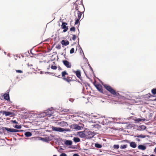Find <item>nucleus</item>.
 Masks as SVG:
<instances>
[{
    "mask_svg": "<svg viewBox=\"0 0 156 156\" xmlns=\"http://www.w3.org/2000/svg\"><path fill=\"white\" fill-rule=\"evenodd\" d=\"M73 140L75 142H79L80 141V139L77 137H74L73 139Z\"/></svg>",
    "mask_w": 156,
    "mask_h": 156,
    "instance_id": "obj_18",
    "label": "nucleus"
},
{
    "mask_svg": "<svg viewBox=\"0 0 156 156\" xmlns=\"http://www.w3.org/2000/svg\"><path fill=\"white\" fill-rule=\"evenodd\" d=\"M149 94V95H151V94Z\"/></svg>",
    "mask_w": 156,
    "mask_h": 156,
    "instance_id": "obj_54",
    "label": "nucleus"
},
{
    "mask_svg": "<svg viewBox=\"0 0 156 156\" xmlns=\"http://www.w3.org/2000/svg\"><path fill=\"white\" fill-rule=\"evenodd\" d=\"M124 141L127 142H129V141H128V140H124L123 141Z\"/></svg>",
    "mask_w": 156,
    "mask_h": 156,
    "instance_id": "obj_45",
    "label": "nucleus"
},
{
    "mask_svg": "<svg viewBox=\"0 0 156 156\" xmlns=\"http://www.w3.org/2000/svg\"><path fill=\"white\" fill-rule=\"evenodd\" d=\"M68 24L66 23L63 22L61 26V27L62 29H64L63 32H65L67 31L68 30V27L66 26Z\"/></svg>",
    "mask_w": 156,
    "mask_h": 156,
    "instance_id": "obj_6",
    "label": "nucleus"
},
{
    "mask_svg": "<svg viewBox=\"0 0 156 156\" xmlns=\"http://www.w3.org/2000/svg\"><path fill=\"white\" fill-rule=\"evenodd\" d=\"M53 156H57L56 155H54Z\"/></svg>",
    "mask_w": 156,
    "mask_h": 156,
    "instance_id": "obj_52",
    "label": "nucleus"
},
{
    "mask_svg": "<svg viewBox=\"0 0 156 156\" xmlns=\"http://www.w3.org/2000/svg\"><path fill=\"white\" fill-rule=\"evenodd\" d=\"M64 65L68 68H70L72 66L71 64L67 60H64L62 61Z\"/></svg>",
    "mask_w": 156,
    "mask_h": 156,
    "instance_id": "obj_7",
    "label": "nucleus"
},
{
    "mask_svg": "<svg viewBox=\"0 0 156 156\" xmlns=\"http://www.w3.org/2000/svg\"><path fill=\"white\" fill-rule=\"evenodd\" d=\"M3 129L6 130L10 132V128H7L6 127H3Z\"/></svg>",
    "mask_w": 156,
    "mask_h": 156,
    "instance_id": "obj_39",
    "label": "nucleus"
},
{
    "mask_svg": "<svg viewBox=\"0 0 156 156\" xmlns=\"http://www.w3.org/2000/svg\"><path fill=\"white\" fill-rule=\"evenodd\" d=\"M73 156H79V155L77 154H74L73 155Z\"/></svg>",
    "mask_w": 156,
    "mask_h": 156,
    "instance_id": "obj_43",
    "label": "nucleus"
},
{
    "mask_svg": "<svg viewBox=\"0 0 156 156\" xmlns=\"http://www.w3.org/2000/svg\"><path fill=\"white\" fill-rule=\"evenodd\" d=\"M150 156H155L154 155H151Z\"/></svg>",
    "mask_w": 156,
    "mask_h": 156,
    "instance_id": "obj_49",
    "label": "nucleus"
},
{
    "mask_svg": "<svg viewBox=\"0 0 156 156\" xmlns=\"http://www.w3.org/2000/svg\"><path fill=\"white\" fill-rule=\"evenodd\" d=\"M3 114H5L6 116H8L10 115V112H7L6 111H4Z\"/></svg>",
    "mask_w": 156,
    "mask_h": 156,
    "instance_id": "obj_29",
    "label": "nucleus"
},
{
    "mask_svg": "<svg viewBox=\"0 0 156 156\" xmlns=\"http://www.w3.org/2000/svg\"><path fill=\"white\" fill-rule=\"evenodd\" d=\"M19 131L17 129L10 128V132H18Z\"/></svg>",
    "mask_w": 156,
    "mask_h": 156,
    "instance_id": "obj_25",
    "label": "nucleus"
},
{
    "mask_svg": "<svg viewBox=\"0 0 156 156\" xmlns=\"http://www.w3.org/2000/svg\"><path fill=\"white\" fill-rule=\"evenodd\" d=\"M10 122H11V124H19L16 120L14 119V120H13V119L10 120Z\"/></svg>",
    "mask_w": 156,
    "mask_h": 156,
    "instance_id": "obj_24",
    "label": "nucleus"
},
{
    "mask_svg": "<svg viewBox=\"0 0 156 156\" xmlns=\"http://www.w3.org/2000/svg\"><path fill=\"white\" fill-rule=\"evenodd\" d=\"M137 139V140L138 141H140V139Z\"/></svg>",
    "mask_w": 156,
    "mask_h": 156,
    "instance_id": "obj_47",
    "label": "nucleus"
},
{
    "mask_svg": "<svg viewBox=\"0 0 156 156\" xmlns=\"http://www.w3.org/2000/svg\"><path fill=\"white\" fill-rule=\"evenodd\" d=\"M67 155L64 153H62L60 155V156H66Z\"/></svg>",
    "mask_w": 156,
    "mask_h": 156,
    "instance_id": "obj_42",
    "label": "nucleus"
},
{
    "mask_svg": "<svg viewBox=\"0 0 156 156\" xmlns=\"http://www.w3.org/2000/svg\"><path fill=\"white\" fill-rule=\"evenodd\" d=\"M76 135L80 138H86L85 131H79L77 133Z\"/></svg>",
    "mask_w": 156,
    "mask_h": 156,
    "instance_id": "obj_5",
    "label": "nucleus"
},
{
    "mask_svg": "<svg viewBox=\"0 0 156 156\" xmlns=\"http://www.w3.org/2000/svg\"><path fill=\"white\" fill-rule=\"evenodd\" d=\"M130 145L131 147L135 148L136 147V145L134 142H132L130 143Z\"/></svg>",
    "mask_w": 156,
    "mask_h": 156,
    "instance_id": "obj_17",
    "label": "nucleus"
},
{
    "mask_svg": "<svg viewBox=\"0 0 156 156\" xmlns=\"http://www.w3.org/2000/svg\"><path fill=\"white\" fill-rule=\"evenodd\" d=\"M52 130L55 131L63 132L66 131V129L61 128L53 126L52 127Z\"/></svg>",
    "mask_w": 156,
    "mask_h": 156,
    "instance_id": "obj_4",
    "label": "nucleus"
},
{
    "mask_svg": "<svg viewBox=\"0 0 156 156\" xmlns=\"http://www.w3.org/2000/svg\"><path fill=\"white\" fill-rule=\"evenodd\" d=\"M51 69L54 70H55L57 69V67L55 66H51Z\"/></svg>",
    "mask_w": 156,
    "mask_h": 156,
    "instance_id": "obj_31",
    "label": "nucleus"
},
{
    "mask_svg": "<svg viewBox=\"0 0 156 156\" xmlns=\"http://www.w3.org/2000/svg\"><path fill=\"white\" fill-rule=\"evenodd\" d=\"M151 92L154 95L156 94V88L153 89L151 90Z\"/></svg>",
    "mask_w": 156,
    "mask_h": 156,
    "instance_id": "obj_28",
    "label": "nucleus"
},
{
    "mask_svg": "<svg viewBox=\"0 0 156 156\" xmlns=\"http://www.w3.org/2000/svg\"><path fill=\"white\" fill-rule=\"evenodd\" d=\"M137 137H142V138H144L145 137L143 135H140L139 136H137Z\"/></svg>",
    "mask_w": 156,
    "mask_h": 156,
    "instance_id": "obj_41",
    "label": "nucleus"
},
{
    "mask_svg": "<svg viewBox=\"0 0 156 156\" xmlns=\"http://www.w3.org/2000/svg\"><path fill=\"white\" fill-rule=\"evenodd\" d=\"M45 113H46L47 115H49L50 116L52 115V114H53V112H52L50 109L48 110L47 111V112H46Z\"/></svg>",
    "mask_w": 156,
    "mask_h": 156,
    "instance_id": "obj_22",
    "label": "nucleus"
},
{
    "mask_svg": "<svg viewBox=\"0 0 156 156\" xmlns=\"http://www.w3.org/2000/svg\"><path fill=\"white\" fill-rule=\"evenodd\" d=\"M127 145H121L120 147V148L121 149H123L124 148H126L127 147Z\"/></svg>",
    "mask_w": 156,
    "mask_h": 156,
    "instance_id": "obj_27",
    "label": "nucleus"
},
{
    "mask_svg": "<svg viewBox=\"0 0 156 156\" xmlns=\"http://www.w3.org/2000/svg\"><path fill=\"white\" fill-rule=\"evenodd\" d=\"M62 44L66 46L69 44V42L68 41L62 40L61 42Z\"/></svg>",
    "mask_w": 156,
    "mask_h": 156,
    "instance_id": "obj_11",
    "label": "nucleus"
},
{
    "mask_svg": "<svg viewBox=\"0 0 156 156\" xmlns=\"http://www.w3.org/2000/svg\"><path fill=\"white\" fill-rule=\"evenodd\" d=\"M16 72L17 73H23V71L20 70H16Z\"/></svg>",
    "mask_w": 156,
    "mask_h": 156,
    "instance_id": "obj_36",
    "label": "nucleus"
},
{
    "mask_svg": "<svg viewBox=\"0 0 156 156\" xmlns=\"http://www.w3.org/2000/svg\"><path fill=\"white\" fill-rule=\"evenodd\" d=\"M71 128L75 129L80 130L81 129V127L77 124L72 125L71 126Z\"/></svg>",
    "mask_w": 156,
    "mask_h": 156,
    "instance_id": "obj_9",
    "label": "nucleus"
},
{
    "mask_svg": "<svg viewBox=\"0 0 156 156\" xmlns=\"http://www.w3.org/2000/svg\"><path fill=\"white\" fill-rule=\"evenodd\" d=\"M96 82L94 83V84L97 89V90L101 93H104L103 90L102 89V87L101 84L99 83L96 84Z\"/></svg>",
    "mask_w": 156,
    "mask_h": 156,
    "instance_id": "obj_3",
    "label": "nucleus"
},
{
    "mask_svg": "<svg viewBox=\"0 0 156 156\" xmlns=\"http://www.w3.org/2000/svg\"><path fill=\"white\" fill-rule=\"evenodd\" d=\"M74 52V49L73 48H72L70 51V53L71 54L73 53Z\"/></svg>",
    "mask_w": 156,
    "mask_h": 156,
    "instance_id": "obj_34",
    "label": "nucleus"
},
{
    "mask_svg": "<svg viewBox=\"0 0 156 156\" xmlns=\"http://www.w3.org/2000/svg\"><path fill=\"white\" fill-rule=\"evenodd\" d=\"M142 120H144V119H142L140 118H138L136 119V121L137 122H140Z\"/></svg>",
    "mask_w": 156,
    "mask_h": 156,
    "instance_id": "obj_37",
    "label": "nucleus"
},
{
    "mask_svg": "<svg viewBox=\"0 0 156 156\" xmlns=\"http://www.w3.org/2000/svg\"><path fill=\"white\" fill-rule=\"evenodd\" d=\"M70 31H75V28L74 27H72L70 28Z\"/></svg>",
    "mask_w": 156,
    "mask_h": 156,
    "instance_id": "obj_33",
    "label": "nucleus"
},
{
    "mask_svg": "<svg viewBox=\"0 0 156 156\" xmlns=\"http://www.w3.org/2000/svg\"><path fill=\"white\" fill-rule=\"evenodd\" d=\"M78 19H80L81 17V16L82 14V12H81L80 11L78 10Z\"/></svg>",
    "mask_w": 156,
    "mask_h": 156,
    "instance_id": "obj_23",
    "label": "nucleus"
},
{
    "mask_svg": "<svg viewBox=\"0 0 156 156\" xmlns=\"http://www.w3.org/2000/svg\"><path fill=\"white\" fill-rule=\"evenodd\" d=\"M10 117L14 116L15 115V114L14 113L12 112H10Z\"/></svg>",
    "mask_w": 156,
    "mask_h": 156,
    "instance_id": "obj_40",
    "label": "nucleus"
},
{
    "mask_svg": "<svg viewBox=\"0 0 156 156\" xmlns=\"http://www.w3.org/2000/svg\"><path fill=\"white\" fill-rule=\"evenodd\" d=\"M65 144L67 145H70L72 144V142L71 140H67L66 141Z\"/></svg>",
    "mask_w": 156,
    "mask_h": 156,
    "instance_id": "obj_20",
    "label": "nucleus"
},
{
    "mask_svg": "<svg viewBox=\"0 0 156 156\" xmlns=\"http://www.w3.org/2000/svg\"><path fill=\"white\" fill-rule=\"evenodd\" d=\"M0 98L2 100L4 99L6 100H8L9 99V94H4L3 95H1L0 96Z\"/></svg>",
    "mask_w": 156,
    "mask_h": 156,
    "instance_id": "obj_8",
    "label": "nucleus"
},
{
    "mask_svg": "<svg viewBox=\"0 0 156 156\" xmlns=\"http://www.w3.org/2000/svg\"><path fill=\"white\" fill-rule=\"evenodd\" d=\"M86 138L87 139H90L94 135L93 132L90 131H85Z\"/></svg>",
    "mask_w": 156,
    "mask_h": 156,
    "instance_id": "obj_2",
    "label": "nucleus"
},
{
    "mask_svg": "<svg viewBox=\"0 0 156 156\" xmlns=\"http://www.w3.org/2000/svg\"><path fill=\"white\" fill-rule=\"evenodd\" d=\"M61 112H66V114H68L69 113H70V112L69 111V110L68 109H67L64 108L62 110Z\"/></svg>",
    "mask_w": 156,
    "mask_h": 156,
    "instance_id": "obj_21",
    "label": "nucleus"
},
{
    "mask_svg": "<svg viewBox=\"0 0 156 156\" xmlns=\"http://www.w3.org/2000/svg\"><path fill=\"white\" fill-rule=\"evenodd\" d=\"M55 48L58 49H60L61 48V46L60 44H58L56 47Z\"/></svg>",
    "mask_w": 156,
    "mask_h": 156,
    "instance_id": "obj_30",
    "label": "nucleus"
},
{
    "mask_svg": "<svg viewBox=\"0 0 156 156\" xmlns=\"http://www.w3.org/2000/svg\"><path fill=\"white\" fill-rule=\"evenodd\" d=\"M64 80L69 83L70 82L72 81V80L70 79V77L67 76L66 77V78H64Z\"/></svg>",
    "mask_w": 156,
    "mask_h": 156,
    "instance_id": "obj_16",
    "label": "nucleus"
},
{
    "mask_svg": "<svg viewBox=\"0 0 156 156\" xmlns=\"http://www.w3.org/2000/svg\"><path fill=\"white\" fill-rule=\"evenodd\" d=\"M58 124L61 126H66L67 124V122L64 121H62L60 122H58Z\"/></svg>",
    "mask_w": 156,
    "mask_h": 156,
    "instance_id": "obj_13",
    "label": "nucleus"
},
{
    "mask_svg": "<svg viewBox=\"0 0 156 156\" xmlns=\"http://www.w3.org/2000/svg\"><path fill=\"white\" fill-rule=\"evenodd\" d=\"M154 151L156 153V147L155 148V149L154 150Z\"/></svg>",
    "mask_w": 156,
    "mask_h": 156,
    "instance_id": "obj_46",
    "label": "nucleus"
},
{
    "mask_svg": "<svg viewBox=\"0 0 156 156\" xmlns=\"http://www.w3.org/2000/svg\"><path fill=\"white\" fill-rule=\"evenodd\" d=\"M62 78L64 80V78H66V76L68 75V74L67 73L66 71H62Z\"/></svg>",
    "mask_w": 156,
    "mask_h": 156,
    "instance_id": "obj_10",
    "label": "nucleus"
},
{
    "mask_svg": "<svg viewBox=\"0 0 156 156\" xmlns=\"http://www.w3.org/2000/svg\"><path fill=\"white\" fill-rule=\"evenodd\" d=\"M148 156L147 155H143V156Z\"/></svg>",
    "mask_w": 156,
    "mask_h": 156,
    "instance_id": "obj_51",
    "label": "nucleus"
},
{
    "mask_svg": "<svg viewBox=\"0 0 156 156\" xmlns=\"http://www.w3.org/2000/svg\"><path fill=\"white\" fill-rule=\"evenodd\" d=\"M155 101H156V98L154 99Z\"/></svg>",
    "mask_w": 156,
    "mask_h": 156,
    "instance_id": "obj_53",
    "label": "nucleus"
},
{
    "mask_svg": "<svg viewBox=\"0 0 156 156\" xmlns=\"http://www.w3.org/2000/svg\"><path fill=\"white\" fill-rule=\"evenodd\" d=\"M13 127L16 128L18 129H20L21 128V126L20 125H18V124H11Z\"/></svg>",
    "mask_w": 156,
    "mask_h": 156,
    "instance_id": "obj_14",
    "label": "nucleus"
},
{
    "mask_svg": "<svg viewBox=\"0 0 156 156\" xmlns=\"http://www.w3.org/2000/svg\"><path fill=\"white\" fill-rule=\"evenodd\" d=\"M15 119V118H14V117H13V118H12V119H13V120H14V119Z\"/></svg>",
    "mask_w": 156,
    "mask_h": 156,
    "instance_id": "obj_48",
    "label": "nucleus"
},
{
    "mask_svg": "<svg viewBox=\"0 0 156 156\" xmlns=\"http://www.w3.org/2000/svg\"><path fill=\"white\" fill-rule=\"evenodd\" d=\"M4 53L5 55L6 54V52H4Z\"/></svg>",
    "mask_w": 156,
    "mask_h": 156,
    "instance_id": "obj_50",
    "label": "nucleus"
},
{
    "mask_svg": "<svg viewBox=\"0 0 156 156\" xmlns=\"http://www.w3.org/2000/svg\"><path fill=\"white\" fill-rule=\"evenodd\" d=\"M95 146L96 147L98 148H101L102 147L101 145L99 144H95Z\"/></svg>",
    "mask_w": 156,
    "mask_h": 156,
    "instance_id": "obj_26",
    "label": "nucleus"
},
{
    "mask_svg": "<svg viewBox=\"0 0 156 156\" xmlns=\"http://www.w3.org/2000/svg\"><path fill=\"white\" fill-rule=\"evenodd\" d=\"M80 19L78 18L76 20L75 22V25L79 23Z\"/></svg>",
    "mask_w": 156,
    "mask_h": 156,
    "instance_id": "obj_35",
    "label": "nucleus"
},
{
    "mask_svg": "<svg viewBox=\"0 0 156 156\" xmlns=\"http://www.w3.org/2000/svg\"><path fill=\"white\" fill-rule=\"evenodd\" d=\"M113 147L115 149H118L119 148V146L118 145H114Z\"/></svg>",
    "mask_w": 156,
    "mask_h": 156,
    "instance_id": "obj_32",
    "label": "nucleus"
},
{
    "mask_svg": "<svg viewBox=\"0 0 156 156\" xmlns=\"http://www.w3.org/2000/svg\"><path fill=\"white\" fill-rule=\"evenodd\" d=\"M24 135L26 137H29L32 136V133L30 132H27L25 133Z\"/></svg>",
    "mask_w": 156,
    "mask_h": 156,
    "instance_id": "obj_19",
    "label": "nucleus"
},
{
    "mask_svg": "<svg viewBox=\"0 0 156 156\" xmlns=\"http://www.w3.org/2000/svg\"><path fill=\"white\" fill-rule=\"evenodd\" d=\"M103 86L106 90L114 96L115 97H118L119 95V94L116 92L115 90L113 89L110 86L107 84H104L103 85Z\"/></svg>",
    "mask_w": 156,
    "mask_h": 156,
    "instance_id": "obj_1",
    "label": "nucleus"
},
{
    "mask_svg": "<svg viewBox=\"0 0 156 156\" xmlns=\"http://www.w3.org/2000/svg\"><path fill=\"white\" fill-rule=\"evenodd\" d=\"M75 73L77 76L79 78L81 77V73L79 70H78L75 72Z\"/></svg>",
    "mask_w": 156,
    "mask_h": 156,
    "instance_id": "obj_12",
    "label": "nucleus"
},
{
    "mask_svg": "<svg viewBox=\"0 0 156 156\" xmlns=\"http://www.w3.org/2000/svg\"><path fill=\"white\" fill-rule=\"evenodd\" d=\"M58 70H62V69L60 66H59L58 67Z\"/></svg>",
    "mask_w": 156,
    "mask_h": 156,
    "instance_id": "obj_44",
    "label": "nucleus"
},
{
    "mask_svg": "<svg viewBox=\"0 0 156 156\" xmlns=\"http://www.w3.org/2000/svg\"><path fill=\"white\" fill-rule=\"evenodd\" d=\"M76 38V36L75 35H73V37L72 38V40L73 41H75Z\"/></svg>",
    "mask_w": 156,
    "mask_h": 156,
    "instance_id": "obj_38",
    "label": "nucleus"
},
{
    "mask_svg": "<svg viewBox=\"0 0 156 156\" xmlns=\"http://www.w3.org/2000/svg\"><path fill=\"white\" fill-rule=\"evenodd\" d=\"M9 54H8V56H9Z\"/></svg>",
    "mask_w": 156,
    "mask_h": 156,
    "instance_id": "obj_55",
    "label": "nucleus"
},
{
    "mask_svg": "<svg viewBox=\"0 0 156 156\" xmlns=\"http://www.w3.org/2000/svg\"><path fill=\"white\" fill-rule=\"evenodd\" d=\"M138 148L139 149L142 150H144L146 149V146L142 145H139L138 146Z\"/></svg>",
    "mask_w": 156,
    "mask_h": 156,
    "instance_id": "obj_15",
    "label": "nucleus"
}]
</instances>
